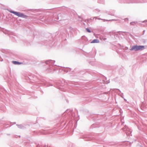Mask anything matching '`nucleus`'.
Instances as JSON below:
<instances>
[{
	"mask_svg": "<svg viewBox=\"0 0 147 147\" xmlns=\"http://www.w3.org/2000/svg\"><path fill=\"white\" fill-rule=\"evenodd\" d=\"M125 21H128V19L127 18H126L125 19Z\"/></svg>",
	"mask_w": 147,
	"mask_h": 147,
	"instance_id": "0eeeda50",
	"label": "nucleus"
},
{
	"mask_svg": "<svg viewBox=\"0 0 147 147\" xmlns=\"http://www.w3.org/2000/svg\"><path fill=\"white\" fill-rule=\"evenodd\" d=\"M136 22H132L130 23V24L131 26H134L136 24Z\"/></svg>",
	"mask_w": 147,
	"mask_h": 147,
	"instance_id": "39448f33",
	"label": "nucleus"
},
{
	"mask_svg": "<svg viewBox=\"0 0 147 147\" xmlns=\"http://www.w3.org/2000/svg\"><path fill=\"white\" fill-rule=\"evenodd\" d=\"M86 30L88 32H91L90 30L89 29H88V28H86Z\"/></svg>",
	"mask_w": 147,
	"mask_h": 147,
	"instance_id": "423d86ee",
	"label": "nucleus"
},
{
	"mask_svg": "<svg viewBox=\"0 0 147 147\" xmlns=\"http://www.w3.org/2000/svg\"><path fill=\"white\" fill-rule=\"evenodd\" d=\"M99 42V40L98 39H94L91 42V43H98Z\"/></svg>",
	"mask_w": 147,
	"mask_h": 147,
	"instance_id": "7ed1b4c3",
	"label": "nucleus"
},
{
	"mask_svg": "<svg viewBox=\"0 0 147 147\" xmlns=\"http://www.w3.org/2000/svg\"><path fill=\"white\" fill-rule=\"evenodd\" d=\"M144 48V46H137L135 45L133 46L130 49L131 51L135 50V51H137L139 50H142Z\"/></svg>",
	"mask_w": 147,
	"mask_h": 147,
	"instance_id": "f257e3e1",
	"label": "nucleus"
},
{
	"mask_svg": "<svg viewBox=\"0 0 147 147\" xmlns=\"http://www.w3.org/2000/svg\"><path fill=\"white\" fill-rule=\"evenodd\" d=\"M13 63L14 64L20 65L22 64V63L16 61H13Z\"/></svg>",
	"mask_w": 147,
	"mask_h": 147,
	"instance_id": "20e7f679",
	"label": "nucleus"
},
{
	"mask_svg": "<svg viewBox=\"0 0 147 147\" xmlns=\"http://www.w3.org/2000/svg\"><path fill=\"white\" fill-rule=\"evenodd\" d=\"M9 12L11 13H13L15 15L18 16L19 17H22L24 18H27V16L24 15L22 13H20L19 12H17L16 11H10Z\"/></svg>",
	"mask_w": 147,
	"mask_h": 147,
	"instance_id": "f03ea898",
	"label": "nucleus"
}]
</instances>
